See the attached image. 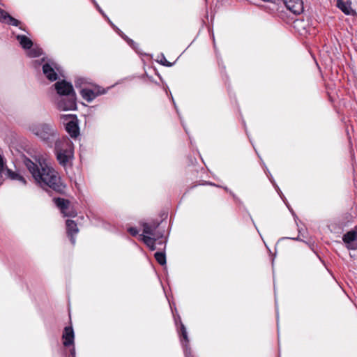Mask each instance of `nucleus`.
<instances>
[{"label": "nucleus", "mask_w": 357, "mask_h": 357, "mask_svg": "<svg viewBox=\"0 0 357 357\" xmlns=\"http://www.w3.org/2000/svg\"><path fill=\"white\" fill-rule=\"evenodd\" d=\"M24 163L35 181L40 187L49 188L59 194L65 192L66 186L62 182L59 173L43 157L36 158L35 162L26 158Z\"/></svg>", "instance_id": "obj_1"}, {"label": "nucleus", "mask_w": 357, "mask_h": 357, "mask_svg": "<svg viewBox=\"0 0 357 357\" xmlns=\"http://www.w3.org/2000/svg\"><path fill=\"white\" fill-rule=\"evenodd\" d=\"M55 153L59 163L66 167L71 163L73 157V144L69 138L63 137L55 142Z\"/></svg>", "instance_id": "obj_2"}, {"label": "nucleus", "mask_w": 357, "mask_h": 357, "mask_svg": "<svg viewBox=\"0 0 357 357\" xmlns=\"http://www.w3.org/2000/svg\"><path fill=\"white\" fill-rule=\"evenodd\" d=\"M31 130L47 144H51L57 136V130L53 124L41 123L36 125L31 128Z\"/></svg>", "instance_id": "obj_3"}, {"label": "nucleus", "mask_w": 357, "mask_h": 357, "mask_svg": "<svg viewBox=\"0 0 357 357\" xmlns=\"http://www.w3.org/2000/svg\"><path fill=\"white\" fill-rule=\"evenodd\" d=\"M106 93V90L98 85H91L90 87H83L80 90V95L88 102H92L96 98Z\"/></svg>", "instance_id": "obj_4"}, {"label": "nucleus", "mask_w": 357, "mask_h": 357, "mask_svg": "<svg viewBox=\"0 0 357 357\" xmlns=\"http://www.w3.org/2000/svg\"><path fill=\"white\" fill-rule=\"evenodd\" d=\"M43 75L50 82L58 79V73H61V67L53 61L46 62L42 66Z\"/></svg>", "instance_id": "obj_5"}, {"label": "nucleus", "mask_w": 357, "mask_h": 357, "mask_svg": "<svg viewBox=\"0 0 357 357\" xmlns=\"http://www.w3.org/2000/svg\"><path fill=\"white\" fill-rule=\"evenodd\" d=\"M76 107V94L62 96L57 102V108L59 110H74Z\"/></svg>", "instance_id": "obj_6"}, {"label": "nucleus", "mask_w": 357, "mask_h": 357, "mask_svg": "<svg viewBox=\"0 0 357 357\" xmlns=\"http://www.w3.org/2000/svg\"><path fill=\"white\" fill-rule=\"evenodd\" d=\"M62 119L64 121H68L66 125L67 132L73 138H76L79 135V129L75 121L76 116L73 114L63 115Z\"/></svg>", "instance_id": "obj_7"}, {"label": "nucleus", "mask_w": 357, "mask_h": 357, "mask_svg": "<svg viewBox=\"0 0 357 357\" xmlns=\"http://www.w3.org/2000/svg\"><path fill=\"white\" fill-rule=\"evenodd\" d=\"M342 241L348 250H357V231L351 229L342 236Z\"/></svg>", "instance_id": "obj_8"}, {"label": "nucleus", "mask_w": 357, "mask_h": 357, "mask_svg": "<svg viewBox=\"0 0 357 357\" xmlns=\"http://www.w3.org/2000/svg\"><path fill=\"white\" fill-rule=\"evenodd\" d=\"M54 87L57 93L61 96L75 94L72 84L65 80L56 82Z\"/></svg>", "instance_id": "obj_9"}, {"label": "nucleus", "mask_w": 357, "mask_h": 357, "mask_svg": "<svg viewBox=\"0 0 357 357\" xmlns=\"http://www.w3.org/2000/svg\"><path fill=\"white\" fill-rule=\"evenodd\" d=\"M286 8L294 15H300L304 10L303 0H282Z\"/></svg>", "instance_id": "obj_10"}, {"label": "nucleus", "mask_w": 357, "mask_h": 357, "mask_svg": "<svg viewBox=\"0 0 357 357\" xmlns=\"http://www.w3.org/2000/svg\"><path fill=\"white\" fill-rule=\"evenodd\" d=\"M63 344L66 347L73 346L75 334L72 326H66L62 334Z\"/></svg>", "instance_id": "obj_11"}, {"label": "nucleus", "mask_w": 357, "mask_h": 357, "mask_svg": "<svg viewBox=\"0 0 357 357\" xmlns=\"http://www.w3.org/2000/svg\"><path fill=\"white\" fill-rule=\"evenodd\" d=\"M178 322L180 324V328L178 330V333L181 336V338H182L181 340V342L183 344V347L184 348V353L185 354V351H188V352L189 351L190 352L191 355H192L191 349L188 347L189 338H188V333L186 331V328L184 326V324L182 323L181 318L179 317H178Z\"/></svg>", "instance_id": "obj_12"}, {"label": "nucleus", "mask_w": 357, "mask_h": 357, "mask_svg": "<svg viewBox=\"0 0 357 357\" xmlns=\"http://www.w3.org/2000/svg\"><path fill=\"white\" fill-rule=\"evenodd\" d=\"M66 227H67V232H68V235L71 236L70 241L73 244H75V239L73 237V235L76 234L78 232V228H77V224L73 220H67Z\"/></svg>", "instance_id": "obj_13"}, {"label": "nucleus", "mask_w": 357, "mask_h": 357, "mask_svg": "<svg viewBox=\"0 0 357 357\" xmlns=\"http://www.w3.org/2000/svg\"><path fill=\"white\" fill-rule=\"evenodd\" d=\"M158 222H153L151 224L149 223H144L143 224V232L145 234H148L152 236L155 238L158 236L155 232V229L158 227Z\"/></svg>", "instance_id": "obj_14"}, {"label": "nucleus", "mask_w": 357, "mask_h": 357, "mask_svg": "<svg viewBox=\"0 0 357 357\" xmlns=\"http://www.w3.org/2000/svg\"><path fill=\"white\" fill-rule=\"evenodd\" d=\"M54 201L56 206L61 211V213H63L65 216H68V214L66 213V210L68 208L70 202L67 199L60 197L55 198Z\"/></svg>", "instance_id": "obj_15"}, {"label": "nucleus", "mask_w": 357, "mask_h": 357, "mask_svg": "<svg viewBox=\"0 0 357 357\" xmlns=\"http://www.w3.org/2000/svg\"><path fill=\"white\" fill-rule=\"evenodd\" d=\"M17 39L19 41L20 44L24 49L29 50L31 48L33 45V43L31 39L26 37L24 35H18L17 36Z\"/></svg>", "instance_id": "obj_16"}, {"label": "nucleus", "mask_w": 357, "mask_h": 357, "mask_svg": "<svg viewBox=\"0 0 357 357\" xmlns=\"http://www.w3.org/2000/svg\"><path fill=\"white\" fill-rule=\"evenodd\" d=\"M75 85L76 88L82 89L83 87H89L92 84L87 78L79 77L75 80Z\"/></svg>", "instance_id": "obj_17"}, {"label": "nucleus", "mask_w": 357, "mask_h": 357, "mask_svg": "<svg viewBox=\"0 0 357 357\" xmlns=\"http://www.w3.org/2000/svg\"><path fill=\"white\" fill-rule=\"evenodd\" d=\"M337 6L346 15H350L352 11L350 4L342 0H337Z\"/></svg>", "instance_id": "obj_18"}, {"label": "nucleus", "mask_w": 357, "mask_h": 357, "mask_svg": "<svg viewBox=\"0 0 357 357\" xmlns=\"http://www.w3.org/2000/svg\"><path fill=\"white\" fill-rule=\"evenodd\" d=\"M143 242L151 250H155L156 238L154 237L147 236L145 235L142 236V238Z\"/></svg>", "instance_id": "obj_19"}, {"label": "nucleus", "mask_w": 357, "mask_h": 357, "mask_svg": "<svg viewBox=\"0 0 357 357\" xmlns=\"http://www.w3.org/2000/svg\"><path fill=\"white\" fill-rule=\"evenodd\" d=\"M154 257L159 264L162 266L166 264V256L164 252H157L155 253Z\"/></svg>", "instance_id": "obj_20"}, {"label": "nucleus", "mask_w": 357, "mask_h": 357, "mask_svg": "<svg viewBox=\"0 0 357 357\" xmlns=\"http://www.w3.org/2000/svg\"><path fill=\"white\" fill-rule=\"evenodd\" d=\"M6 23L15 26H18L20 24V22L9 15Z\"/></svg>", "instance_id": "obj_21"}, {"label": "nucleus", "mask_w": 357, "mask_h": 357, "mask_svg": "<svg viewBox=\"0 0 357 357\" xmlns=\"http://www.w3.org/2000/svg\"><path fill=\"white\" fill-rule=\"evenodd\" d=\"M158 62H159L160 63H161L162 65H163V66H167V67H171V66H172V65H173V63H172L169 62V61L166 59V58H165V56H164V54H161V56H160V61H158Z\"/></svg>", "instance_id": "obj_22"}, {"label": "nucleus", "mask_w": 357, "mask_h": 357, "mask_svg": "<svg viewBox=\"0 0 357 357\" xmlns=\"http://www.w3.org/2000/svg\"><path fill=\"white\" fill-rule=\"evenodd\" d=\"M9 14L5 10L0 8V22H6Z\"/></svg>", "instance_id": "obj_23"}, {"label": "nucleus", "mask_w": 357, "mask_h": 357, "mask_svg": "<svg viewBox=\"0 0 357 357\" xmlns=\"http://www.w3.org/2000/svg\"><path fill=\"white\" fill-rule=\"evenodd\" d=\"M28 54L30 57H37L41 54V51L38 49H31Z\"/></svg>", "instance_id": "obj_24"}, {"label": "nucleus", "mask_w": 357, "mask_h": 357, "mask_svg": "<svg viewBox=\"0 0 357 357\" xmlns=\"http://www.w3.org/2000/svg\"><path fill=\"white\" fill-rule=\"evenodd\" d=\"M6 172H7L8 177H9L10 178H11L13 180H16L18 176L20 175L19 174H17L9 169H6Z\"/></svg>", "instance_id": "obj_25"}, {"label": "nucleus", "mask_w": 357, "mask_h": 357, "mask_svg": "<svg viewBox=\"0 0 357 357\" xmlns=\"http://www.w3.org/2000/svg\"><path fill=\"white\" fill-rule=\"evenodd\" d=\"M128 231L132 236H135L138 234V230L135 227H129Z\"/></svg>", "instance_id": "obj_26"}, {"label": "nucleus", "mask_w": 357, "mask_h": 357, "mask_svg": "<svg viewBox=\"0 0 357 357\" xmlns=\"http://www.w3.org/2000/svg\"><path fill=\"white\" fill-rule=\"evenodd\" d=\"M5 169V163L2 156L0 155V173H3Z\"/></svg>", "instance_id": "obj_27"}, {"label": "nucleus", "mask_w": 357, "mask_h": 357, "mask_svg": "<svg viewBox=\"0 0 357 357\" xmlns=\"http://www.w3.org/2000/svg\"><path fill=\"white\" fill-rule=\"evenodd\" d=\"M16 180H18L20 181L21 183H22L24 185H26V179L22 176H21L20 174L18 176Z\"/></svg>", "instance_id": "obj_28"}, {"label": "nucleus", "mask_w": 357, "mask_h": 357, "mask_svg": "<svg viewBox=\"0 0 357 357\" xmlns=\"http://www.w3.org/2000/svg\"><path fill=\"white\" fill-rule=\"evenodd\" d=\"M44 61V59H43L41 61L36 60L33 61V66L35 68H38L39 66H40L41 63Z\"/></svg>", "instance_id": "obj_29"}, {"label": "nucleus", "mask_w": 357, "mask_h": 357, "mask_svg": "<svg viewBox=\"0 0 357 357\" xmlns=\"http://www.w3.org/2000/svg\"><path fill=\"white\" fill-rule=\"evenodd\" d=\"M72 347H73L70 349V357H75V349L74 345Z\"/></svg>", "instance_id": "obj_30"}, {"label": "nucleus", "mask_w": 357, "mask_h": 357, "mask_svg": "<svg viewBox=\"0 0 357 357\" xmlns=\"http://www.w3.org/2000/svg\"><path fill=\"white\" fill-rule=\"evenodd\" d=\"M300 25H301V20H297L294 22V26L296 28H297L300 31Z\"/></svg>", "instance_id": "obj_31"}, {"label": "nucleus", "mask_w": 357, "mask_h": 357, "mask_svg": "<svg viewBox=\"0 0 357 357\" xmlns=\"http://www.w3.org/2000/svg\"><path fill=\"white\" fill-rule=\"evenodd\" d=\"M2 174H3V173H0V186H1V185L3 184V178Z\"/></svg>", "instance_id": "obj_32"}, {"label": "nucleus", "mask_w": 357, "mask_h": 357, "mask_svg": "<svg viewBox=\"0 0 357 357\" xmlns=\"http://www.w3.org/2000/svg\"><path fill=\"white\" fill-rule=\"evenodd\" d=\"M185 357H193V356L190 354V351L188 352V351H185Z\"/></svg>", "instance_id": "obj_33"}]
</instances>
